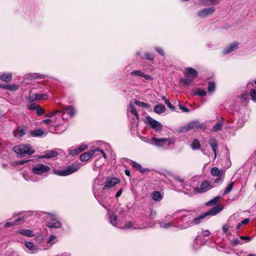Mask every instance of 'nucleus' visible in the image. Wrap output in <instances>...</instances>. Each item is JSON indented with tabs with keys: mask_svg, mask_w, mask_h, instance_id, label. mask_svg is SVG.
<instances>
[{
	"mask_svg": "<svg viewBox=\"0 0 256 256\" xmlns=\"http://www.w3.org/2000/svg\"><path fill=\"white\" fill-rule=\"evenodd\" d=\"M14 152H15L18 157L22 158L23 155L28 154L32 155L34 154V150H33L30 144H20L16 146L13 148Z\"/></svg>",
	"mask_w": 256,
	"mask_h": 256,
	"instance_id": "obj_1",
	"label": "nucleus"
},
{
	"mask_svg": "<svg viewBox=\"0 0 256 256\" xmlns=\"http://www.w3.org/2000/svg\"><path fill=\"white\" fill-rule=\"evenodd\" d=\"M80 168V165L78 163H74L68 166L64 170H55L54 173L60 176H66L76 172Z\"/></svg>",
	"mask_w": 256,
	"mask_h": 256,
	"instance_id": "obj_2",
	"label": "nucleus"
},
{
	"mask_svg": "<svg viewBox=\"0 0 256 256\" xmlns=\"http://www.w3.org/2000/svg\"><path fill=\"white\" fill-rule=\"evenodd\" d=\"M202 126V124H200L198 121H193L180 128L179 132H186L190 130L200 128Z\"/></svg>",
	"mask_w": 256,
	"mask_h": 256,
	"instance_id": "obj_3",
	"label": "nucleus"
},
{
	"mask_svg": "<svg viewBox=\"0 0 256 256\" xmlns=\"http://www.w3.org/2000/svg\"><path fill=\"white\" fill-rule=\"evenodd\" d=\"M152 140L154 144L158 147H162L166 145L168 146L174 144V140L169 138H152Z\"/></svg>",
	"mask_w": 256,
	"mask_h": 256,
	"instance_id": "obj_4",
	"label": "nucleus"
},
{
	"mask_svg": "<svg viewBox=\"0 0 256 256\" xmlns=\"http://www.w3.org/2000/svg\"><path fill=\"white\" fill-rule=\"evenodd\" d=\"M50 166L42 164H38L34 166L32 172L36 174H42L47 173L50 170Z\"/></svg>",
	"mask_w": 256,
	"mask_h": 256,
	"instance_id": "obj_5",
	"label": "nucleus"
},
{
	"mask_svg": "<svg viewBox=\"0 0 256 256\" xmlns=\"http://www.w3.org/2000/svg\"><path fill=\"white\" fill-rule=\"evenodd\" d=\"M212 187L213 186L208 180H205L198 183L197 186L194 188V191L197 193H202L211 189Z\"/></svg>",
	"mask_w": 256,
	"mask_h": 256,
	"instance_id": "obj_6",
	"label": "nucleus"
},
{
	"mask_svg": "<svg viewBox=\"0 0 256 256\" xmlns=\"http://www.w3.org/2000/svg\"><path fill=\"white\" fill-rule=\"evenodd\" d=\"M146 120V123L150 124V127L154 129L156 131L160 132L162 130V126L158 122L149 116H147Z\"/></svg>",
	"mask_w": 256,
	"mask_h": 256,
	"instance_id": "obj_7",
	"label": "nucleus"
},
{
	"mask_svg": "<svg viewBox=\"0 0 256 256\" xmlns=\"http://www.w3.org/2000/svg\"><path fill=\"white\" fill-rule=\"evenodd\" d=\"M214 12L215 8L214 7L204 8L200 10L197 12V16L200 18H206L212 15Z\"/></svg>",
	"mask_w": 256,
	"mask_h": 256,
	"instance_id": "obj_8",
	"label": "nucleus"
},
{
	"mask_svg": "<svg viewBox=\"0 0 256 256\" xmlns=\"http://www.w3.org/2000/svg\"><path fill=\"white\" fill-rule=\"evenodd\" d=\"M119 182L120 180L116 178H108L106 180L103 190H105L110 189Z\"/></svg>",
	"mask_w": 256,
	"mask_h": 256,
	"instance_id": "obj_9",
	"label": "nucleus"
},
{
	"mask_svg": "<svg viewBox=\"0 0 256 256\" xmlns=\"http://www.w3.org/2000/svg\"><path fill=\"white\" fill-rule=\"evenodd\" d=\"M99 150L98 148L91 150L87 152L82 154L80 156V160L82 162H86L89 160L92 156H93L96 151Z\"/></svg>",
	"mask_w": 256,
	"mask_h": 256,
	"instance_id": "obj_10",
	"label": "nucleus"
},
{
	"mask_svg": "<svg viewBox=\"0 0 256 256\" xmlns=\"http://www.w3.org/2000/svg\"><path fill=\"white\" fill-rule=\"evenodd\" d=\"M48 96L46 94H30L28 97V100L32 102L34 100H44L48 99Z\"/></svg>",
	"mask_w": 256,
	"mask_h": 256,
	"instance_id": "obj_11",
	"label": "nucleus"
},
{
	"mask_svg": "<svg viewBox=\"0 0 256 256\" xmlns=\"http://www.w3.org/2000/svg\"><path fill=\"white\" fill-rule=\"evenodd\" d=\"M27 128L25 126H20L14 131V135L16 138H21L26 134Z\"/></svg>",
	"mask_w": 256,
	"mask_h": 256,
	"instance_id": "obj_12",
	"label": "nucleus"
},
{
	"mask_svg": "<svg viewBox=\"0 0 256 256\" xmlns=\"http://www.w3.org/2000/svg\"><path fill=\"white\" fill-rule=\"evenodd\" d=\"M198 76L197 71L190 67L187 68L185 70L184 76L192 78V80L195 79Z\"/></svg>",
	"mask_w": 256,
	"mask_h": 256,
	"instance_id": "obj_13",
	"label": "nucleus"
},
{
	"mask_svg": "<svg viewBox=\"0 0 256 256\" xmlns=\"http://www.w3.org/2000/svg\"><path fill=\"white\" fill-rule=\"evenodd\" d=\"M130 74L135 76H140L148 80H152V78L150 76L145 74L143 72L140 70H134L130 72Z\"/></svg>",
	"mask_w": 256,
	"mask_h": 256,
	"instance_id": "obj_14",
	"label": "nucleus"
},
{
	"mask_svg": "<svg viewBox=\"0 0 256 256\" xmlns=\"http://www.w3.org/2000/svg\"><path fill=\"white\" fill-rule=\"evenodd\" d=\"M46 226L50 228H57L61 226L60 222L56 219L52 218L47 222Z\"/></svg>",
	"mask_w": 256,
	"mask_h": 256,
	"instance_id": "obj_15",
	"label": "nucleus"
},
{
	"mask_svg": "<svg viewBox=\"0 0 256 256\" xmlns=\"http://www.w3.org/2000/svg\"><path fill=\"white\" fill-rule=\"evenodd\" d=\"M222 208H220L218 206H215L212 208L210 210L204 213L206 217L208 216H215L220 212L222 210Z\"/></svg>",
	"mask_w": 256,
	"mask_h": 256,
	"instance_id": "obj_16",
	"label": "nucleus"
},
{
	"mask_svg": "<svg viewBox=\"0 0 256 256\" xmlns=\"http://www.w3.org/2000/svg\"><path fill=\"white\" fill-rule=\"evenodd\" d=\"M209 144L212 148V151L214 154V158H216V150L218 147V143L215 138H210L209 141Z\"/></svg>",
	"mask_w": 256,
	"mask_h": 256,
	"instance_id": "obj_17",
	"label": "nucleus"
},
{
	"mask_svg": "<svg viewBox=\"0 0 256 256\" xmlns=\"http://www.w3.org/2000/svg\"><path fill=\"white\" fill-rule=\"evenodd\" d=\"M220 0H200V3L204 6L216 5L219 3Z\"/></svg>",
	"mask_w": 256,
	"mask_h": 256,
	"instance_id": "obj_18",
	"label": "nucleus"
},
{
	"mask_svg": "<svg viewBox=\"0 0 256 256\" xmlns=\"http://www.w3.org/2000/svg\"><path fill=\"white\" fill-rule=\"evenodd\" d=\"M238 42H234L232 44L228 47L226 48L223 52V54H228L230 52L234 51L236 48V47L238 45Z\"/></svg>",
	"mask_w": 256,
	"mask_h": 256,
	"instance_id": "obj_19",
	"label": "nucleus"
},
{
	"mask_svg": "<svg viewBox=\"0 0 256 256\" xmlns=\"http://www.w3.org/2000/svg\"><path fill=\"white\" fill-rule=\"evenodd\" d=\"M128 112L134 114L136 118L138 120V118H139L138 114L137 112V110H136L135 106H134V105L130 103L128 104Z\"/></svg>",
	"mask_w": 256,
	"mask_h": 256,
	"instance_id": "obj_20",
	"label": "nucleus"
},
{
	"mask_svg": "<svg viewBox=\"0 0 256 256\" xmlns=\"http://www.w3.org/2000/svg\"><path fill=\"white\" fill-rule=\"evenodd\" d=\"M58 155V152L54 150L46 151L45 154L40 156L41 158H50Z\"/></svg>",
	"mask_w": 256,
	"mask_h": 256,
	"instance_id": "obj_21",
	"label": "nucleus"
},
{
	"mask_svg": "<svg viewBox=\"0 0 256 256\" xmlns=\"http://www.w3.org/2000/svg\"><path fill=\"white\" fill-rule=\"evenodd\" d=\"M110 222L112 226L118 228L120 227V224L118 220V218L115 214L113 213L110 216Z\"/></svg>",
	"mask_w": 256,
	"mask_h": 256,
	"instance_id": "obj_22",
	"label": "nucleus"
},
{
	"mask_svg": "<svg viewBox=\"0 0 256 256\" xmlns=\"http://www.w3.org/2000/svg\"><path fill=\"white\" fill-rule=\"evenodd\" d=\"M211 174L213 176H224L223 171L220 170L216 167H214L211 169Z\"/></svg>",
	"mask_w": 256,
	"mask_h": 256,
	"instance_id": "obj_23",
	"label": "nucleus"
},
{
	"mask_svg": "<svg viewBox=\"0 0 256 256\" xmlns=\"http://www.w3.org/2000/svg\"><path fill=\"white\" fill-rule=\"evenodd\" d=\"M224 124V119L221 118L220 120L216 122V124L212 127V130L214 132H217L222 130V126Z\"/></svg>",
	"mask_w": 256,
	"mask_h": 256,
	"instance_id": "obj_24",
	"label": "nucleus"
},
{
	"mask_svg": "<svg viewBox=\"0 0 256 256\" xmlns=\"http://www.w3.org/2000/svg\"><path fill=\"white\" fill-rule=\"evenodd\" d=\"M18 232L22 234L24 236H28V237H32L34 236V234H32V232L30 230H27V229H22L18 231Z\"/></svg>",
	"mask_w": 256,
	"mask_h": 256,
	"instance_id": "obj_25",
	"label": "nucleus"
},
{
	"mask_svg": "<svg viewBox=\"0 0 256 256\" xmlns=\"http://www.w3.org/2000/svg\"><path fill=\"white\" fill-rule=\"evenodd\" d=\"M0 80L4 82H10L12 80V75L10 73L4 74L0 76Z\"/></svg>",
	"mask_w": 256,
	"mask_h": 256,
	"instance_id": "obj_26",
	"label": "nucleus"
},
{
	"mask_svg": "<svg viewBox=\"0 0 256 256\" xmlns=\"http://www.w3.org/2000/svg\"><path fill=\"white\" fill-rule=\"evenodd\" d=\"M64 112H62V114L66 112L70 116H73L75 114V111L74 110V108L72 106H66L65 108H64Z\"/></svg>",
	"mask_w": 256,
	"mask_h": 256,
	"instance_id": "obj_27",
	"label": "nucleus"
},
{
	"mask_svg": "<svg viewBox=\"0 0 256 256\" xmlns=\"http://www.w3.org/2000/svg\"><path fill=\"white\" fill-rule=\"evenodd\" d=\"M154 110L157 114H161L165 111L166 108L163 104H158L154 107Z\"/></svg>",
	"mask_w": 256,
	"mask_h": 256,
	"instance_id": "obj_28",
	"label": "nucleus"
},
{
	"mask_svg": "<svg viewBox=\"0 0 256 256\" xmlns=\"http://www.w3.org/2000/svg\"><path fill=\"white\" fill-rule=\"evenodd\" d=\"M206 218L204 214H202L196 218H193L192 222H194V224L196 225L200 224Z\"/></svg>",
	"mask_w": 256,
	"mask_h": 256,
	"instance_id": "obj_29",
	"label": "nucleus"
},
{
	"mask_svg": "<svg viewBox=\"0 0 256 256\" xmlns=\"http://www.w3.org/2000/svg\"><path fill=\"white\" fill-rule=\"evenodd\" d=\"M152 198L156 201H160L162 198V195L158 191H154L152 194Z\"/></svg>",
	"mask_w": 256,
	"mask_h": 256,
	"instance_id": "obj_30",
	"label": "nucleus"
},
{
	"mask_svg": "<svg viewBox=\"0 0 256 256\" xmlns=\"http://www.w3.org/2000/svg\"><path fill=\"white\" fill-rule=\"evenodd\" d=\"M132 165L138 170L140 172L144 173L148 170L142 168V166L134 161L132 162Z\"/></svg>",
	"mask_w": 256,
	"mask_h": 256,
	"instance_id": "obj_31",
	"label": "nucleus"
},
{
	"mask_svg": "<svg viewBox=\"0 0 256 256\" xmlns=\"http://www.w3.org/2000/svg\"><path fill=\"white\" fill-rule=\"evenodd\" d=\"M194 225V222H192V218H188V220L184 224L180 226V228L181 229L186 228H188V227H190Z\"/></svg>",
	"mask_w": 256,
	"mask_h": 256,
	"instance_id": "obj_32",
	"label": "nucleus"
},
{
	"mask_svg": "<svg viewBox=\"0 0 256 256\" xmlns=\"http://www.w3.org/2000/svg\"><path fill=\"white\" fill-rule=\"evenodd\" d=\"M190 146L193 150H198L200 149V145L199 141L195 139L192 142Z\"/></svg>",
	"mask_w": 256,
	"mask_h": 256,
	"instance_id": "obj_33",
	"label": "nucleus"
},
{
	"mask_svg": "<svg viewBox=\"0 0 256 256\" xmlns=\"http://www.w3.org/2000/svg\"><path fill=\"white\" fill-rule=\"evenodd\" d=\"M26 246L30 250L35 252L37 250L36 246L32 242H26Z\"/></svg>",
	"mask_w": 256,
	"mask_h": 256,
	"instance_id": "obj_34",
	"label": "nucleus"
},
{
	"mask_svg": "<svg viewBox=\"0 0 256 256\" xmlns=\"http://www.w3.org/2000/svg\"><path fill=\"white\" fill-rule=\"evenodd\" d=\"M30 135L34 137L40 136L43 135L44 132L40 129L36 130L30 131Z\"/></svg>",
	"mask_w": 256,
	"mask_h": 256,
	"instance_id": "obj_35",
	"label": "nucleus"
},
{
	"mask_svg": "<svg viewBox=\"0 0 256 256\" xmlns=\"http://www.w3.org/2000/svg\"><path fill=\"white\" fill-rule=\"evenodd\" d=\"M220 198H221V197L220 196H216L213 199L208 201L206 203V204L208 206H212V204H216L217 202H218L220 201Z\"/></svg>",
	"mask_w": 256,
	"mask_h": 256,
	"instance_id": "obj_36",
	"label": "nucleus"
},
{
	"mask_svg": "<svg viewBox=\"0 0 256 256\" xmlns=\"http://www.w3.org/2000/svg\"><path fill=\"white\" fill-rule=\"evenodd\" d=\"M234 184V182H232L228 185L227 187H226V190L223 194V195L227 194L232 190L233 189Z\"/></svg>",
	"mask_w": 256,
	"mask_h": 256,
	"instance_id": "obj_37",
	"label": "nucleus"
},
{
	"mask_svg": "<svg viewBox=\"0 0 256 256\" xmlns=\"http://www.w3.org/2000/svg\"><path fill=\"white\" fill-rule=\"evenodd\" d=\"M134 103L138 106L142 108H148L149 104L142 102H140L137 100L134 101Z\"/></svg>",
	"mask_w": 256,
	"mask_h": 256,
	"instance_id": "obj_38",
	"label": "nucleus"
},
{
	"mask_svg": "<svg viewBox=\"0 0 256 256\" xmlns=\"http://www.w3.org/2000/svg\"><path fill=\"white\" fill-rule=\"evenodd\" d=\"M216 88V84L214 82H210L208 83V90L209 92L212 93L215 90Z\"/></svg>",
	"mask_w": 256,
	"mask_h": 256,
	"instance_id": "obj_39",
	"label": "nucleus"
},
{
	"mask_svg": "<svg viewBox=\"0 0 256 256\" xmlns=\"http://www.w3.org/2000/svg\"><path fill=\"white\" fill-rule=\"evenodd\" d=\"M162 99L164 101L166 106L171 110H175L174 107L172 104L169 102L168 100L164 96H162Z\"/></svg>",
	"mask_w": 256,
	"mask_h": 256,
	"instance_id": "obj_40",
	"label": "nucleus"
},
{
	"mask_svg": "<svg viewBox=\"0 0 256 256\" xmlns=\"http://www.w3.org/2000/svg\"><path fill=\"white\" fill-rule=\"evenodd\" d=\"M19 86L15 84H8V90L15 91L18 90Z\"/></svg>",
	"mask_w": 256,
	"mask_h": 256,
	"instance_id": "obj_41",
	"label": "nucleus"
},
{
	"mask_svg": "<svg viewBox=\"0 0 256 256\" xmlns=\"http://www.w3.org/2000/svg\"><path fill=\"white\" fill-rule=\"evenodd\" d=\"M160 226L162 228H166L172 226H173V224L172 222H168V223H164L163 222H161L160 223Z\"/></svg>",
	"mask_w": 256,
	"mask_h": 256,
	"instance_id": "obj_42",
	"label": "nucleus"
},
{
	"mask_svg": "<svg viewBox=\"0 0 256 256\" xmlns=\"http://www.w3.org/2000/svg\"><path fill=\"white\" fill-rule=\"evenodd\" d=\"M195 94L196 95L204 96L206 95V92L203 89H198L196 90Z\"/></svg>",
	"mask_w": 256,
	"mask_h": 256,
	"instance_id": "obj_43",
	"label": "nucleus"
},
{
	"mask_svg": "<svg viewBox=\"0 0 256 256\" xmlns=\"http://www.w3.org/2000/svg\"><path fill=\"white\" fill-rule=\"evenodd\" d=\"M122 228H124V229L131 228H136L134 227V226L133 224L130 222H126L125 224L124 225V226L123 227H122Z\"/></svg>",
	"mask_w": 256,
	"mask_h": 256,
	"instance_id": "obj_44",
	"label": "nucleus"
},
{
	"mask_svg": "<svg viewBox=\"0 0 256 256\" xmlns=\"http://www.w3.org/2000/svg\"><path fill=\"white\" fill-rule=\"evenodd\" d=\"M250 95L253 101L256 102V90L252 88L250 90Z\"/></svg>",
	"mask_w": 256,
	"mask_h": 256,
	"instance_id": "obj_45",
	"label": "nucleus"
},
{
	"mask_svg": "<svg viewBox=\"0 0 256 256\" xmlns=\"http://www.w3.org/2000/svg\"><path fill=\"white\" fill-rule=\"evenodd\" d=\"M193 80H192V78L185 77L182 80V81L186 85H189L191 84Z\"/></svg>",
	"mask_w": 256,
	"mask_h": 256,
	"instance_id": "obj_46",
	"label": "nucleus"
},
{
	"mask_svg": "<svg viewBox=\"0 0 256 256\" xmlns=\"http://www.w3.org/2000/svg\"><path fill=\"white\" fill-rule=\"evenodd\" d=\"M36 113L38 116H40L44 113V110L38 104V108L36 109Z\"/></svg>",
	"mask_w": 256,
	"mask_h": 256,
	"instance_id": "obj_47",
	"label": "nucleus"
},
{
	"mask_svg": "<svg viewBox=\"0 0 256 256\" xmlns=\"http://www.w3.org/2000/svg\"><path fill=\"white\" fill-rule=\"evenodd\" d=\"M69 152L70 154L72 156H76L79 153H80L78 148L74 150H70Z\"/></svg>",
	"mask_w": 256,
	"mask_h": 256,
	"instance_id": "obj_48",
	"label": "nucleus"
},
{
	"mask_svg": "<svg viewBox=\"0 0 256 256\" xmlns=\"http://www.w3.org/2000/svg\"><path fill=\"white\" fill-rule=\"evenodd\" d=\"M231 244L232 246H236L238 244H242V242L238 238H234L231 242Z\"/></svg>",
	"mask_w": 256,
	"mask_h": 256,
	"instance_id": "obj_49",
	"label": "nucleus"
},
{
	"mask_svg": "<svg viewBox=\"0 0 256 256\" xmlns=\"http://www.w3.org/2000/svg\"><path fill=\"white\" fill-rule=\"evenodd\" d=\"M38 104L31 102L28 104V108L30 110H36L38 108Z\"/></svg>",
	"mask_w": 256,
	"mask_h": 256,
	"instance_id": "obj_50",
	"label": "nucleus"
},
{
	"mask_svg": "<svg viewBox=\"0 0 256 256\" xmlns=\"http://www.w3.org/2000/svg\"><path fill=\"white\" fill-rule=\"evenodd\" d=\"M54 120H54H52V118L51 119H46V120H44L43 122L48 125L54 126V125L53 124H52V122Z\"/></svg>",
	"mask_w": 256,
	"mask_h": 256,
	"instance_id": "obj_51",
	"label": "nucleus"
},
{
	"mask_svg": "<svg viewBox=\"0 0 256 256\" xmlns=\"http://www.w3.org/2000/svg\"><path fill=\"white\" fill-rule=\"evenodd\" d=\"M43 78V75L39 74H34V75L30 76V80H32L33 78Z\"/></svg>",
	"mask_w": 256,
	"mask_h": 256,
	"instance_id": "obj_52",
	"label": "nucleus"
},
{
	"mask_svg": "<svg viewBox=\"0 0 256 256\" xmlns=\"http://www.w3.org/2000/svg\"><path fill=\"white\" fill-rule=\"evenodd\" d=\"M88 146L86 144H82L78 148L79 152H82L83 150H85L86 149L88 148Z\"/></svg>",
	"mask_w": 256,
	"mask_h": 256,
	"instance_id": "obj_53",
	"label": "nucleus"
},
{
	"mask_svg": "<svg viewBox=\"0 0 256 256\" xmlns=\"http://www.w3.org/2000/svg\"><path fill=\"white\" fill-rule=\"evenodd\" d=\"M15 224V223L14 222H6L5 224H4V228H9V227H10L12 226H13Z\"/></svg>",
	"mask_w": 256,
	"mask_h": 256,
	"instance_id": "obj_54",
	"label": "nucleus"
},
{
	"mask_svg": "<svg viewBox=\"0 0 256 256\" xmlns=\"http://www.w3.org/2000/svg\"><path fill=\"white\" fill-rule=\"evenodd\" d=\"M178 106L183 112H190V110L188 108L181 104H179Z\"/></svg>",
	"mask_w": 256,
	"mask_h": 256,
	"instance_id": "obj_55",
	"label": "nucleus"
},
{
	"mask_svg": "<svg viewBox=\"0 0 256 256\" xmlns=\"http://www.w3.org/2000/svg\"><path fill=\"white\" fill-rule=\"evenodd\" d=\"M146 58L148 60H153L154 57L152 54H150L148 53H146L145 54Z\"/></svg>",
	"mask_w": 256,
	"mask_h": 256,
	"instance_id": "obj_56",
	"label": "nucleus"
},
{
	"mask_svg": "<svg viewBox=\"0 0 256 256\" xmlns=\"http://www.w3.org/2000/svg\"><path fill=\"white\" fill-rule=\"evenodd\" d=\"M56 236H55L54 235H50L49 237V238L48 240V242L50 243V242H52V241L55 240H56Z\"/></svg>",
	"mask_w": 256,
	"mask_h": 256,
	"instance_id": "obj_57",
	"label": "nucleus"
},
{
	"mask_svg": "<svg viewBox=\"0 0 256 256\" xmlns=\"http://www.w3.org/2000/svg\"><path fill=\"white\" fill-rule=\"evenodd\" d=\"M240 238L241 240H246L248 242L250 241L251 240L250 238L248 236H240Z\"/></svg>",
	"mask_w": 256,
	"mask_h": 256,
	"instance_id": "obj_58",
	"label": "nucleus"
},
{
	"mask_svg": "<svg viewBox=\"0 0 256 256\" xmlns=\"http://www.w3.org/2000/svg\"><path fill=\"white\" fill-rule=\"evenodd\" d=\"M228 228H229V226L228 224H225V225L223 226L222 228V230L225 233H226V234L228 233Z\"/></svg>",
	"mask_w": 256,
	"mask_h": 256,
	"instance_id": "obj_59",
	"label": "nucleus"
},
{
	"mask_svg": "<svg viewBox=\"0 0 256 256\" xmlns=\"http://www.w3.org/2000/svg\"><path fill=\"white\" fill-rule=\"evenodd\" d=\"M156 50L162 56H164V52L162 48H160L157 47L156 48Z\"/></svg>",
	"mask_w": 256,
	"mask_h": 256,
	"instance_id": "obj_60",
	"label": "nucleus"
},
{
	"mask_svg": "<svg viewBox=\"0 0 256 256\" xmlns=\"http://www.w3.org/2000/svg\"><path fill=\"white\" fill-rule=\"evenodd\" d=\"M217 177L218 178L214 180V183H218V182H221L222 180V178L224 176H217Z\"/></svg>",
	"mask_w": 256,
	"mask_h": 256,
	"instance_id": "obj_61",
	"label": "nucleus"
},
{
	"mask_svg": "<svg viewBox=\"0 0 256 256\" xmlns=\"http://www.w3.org/2000/svg\"><path fill=\"white\" fill-rule=\"evenodd\" d=\"M58 112L57 110L52 112L48 114L46 116H54Z\"/></svg>",
	"mask_w": 256,
	"mask_h": 256,
	"instance_id": "obj_62",
	"label": "nucleus"
},
{
	"mask_svg": "<svg viewBox=\"0 0 256 256\" xmlns=\"http://www.w3.org/2000/svg\"><path fill=\"white\" fill-rule=\"evenodd\" d=\"M202 234L204 236H208L210 234V232L208 230H204L202 232Z\"/></svg>",
	"mask_w": 256,
	"mask_h": 256,
	"instance_id": "obj_63",
	"label": "nucleus"
},
{
	"mask_svg": "<svg viewBox=\"0 0 256 256\" xmlns=\"http://www.w3.org/2000/svg\"><path fill=\"white\" fill-rule=\"evenodd\" d=\"M250 221V220L248 218H246L244 220H242L241 222H240V224H246L248 222Z\"/></svg>",
	"mask_w": 256,
	"mask_h": 256,
	"instance_id": "obj_64",
	"label": "nucleus"
}]
</instances>
